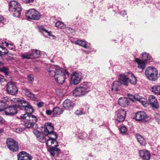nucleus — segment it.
<instances>
[{"label": "nucleus", "mask_w": 160, "mask_h": 160, "mask_svg": "<svg viewBox=\"0 0 160 160\" xmlns=\"http://www.w3.org/2000/svg\"><path fill=\"white\" fill-rule=\"evenodd\" d=\"M135 61L138 64L137 67L142 70L144 69L146 67V63L143 61L138 58H136Z\"/></svg>", "instance_id": "27"}, {"label": "nucleus", "mask_w": 160, "mask_h": 160, "mask_svg": "<svg viewBox=\"0 0 160 160\" xmlns=\"http://www.w3.org/2000/svg\"><path fill=\"white\" fill-rule=\"evenodd\" d=\"M66 73L61 68L58 71L54 77L56 82L59 84H62L65 81Z\"/></svg>", "instance_id": "5"}, {"label": "nucleus", "mask_w": 160, "mask_h": 160, "mask_svg": "<svg viewBox=\"0 0 160 160\" xmlns=\"http://www.w3.org/2000/svg\"><path fill=\"white\" fill-rule=\"evenodd\" d=\"M1 49H2L1 48H0V50L1 51Z\"/></svg>", "instance_id": "63"}, {"label": "nucleus", "mask_w": 160, "mask_h": 160, "mask_svg": "<svg viewBox=\"0 0 160 160\" xmlns=\"http://www.w3.org/2000/svg\"><path fill=\"white\" fill-rule=\"evenodd\" d=\"M129 81L132 84H134L137 82V80L136 77L132 73L128 74Z\"/></svg>", "instance_id": "28"}, {"label": "nucleus", "mask_w": 160, "mask_h": 160, "mask_svg": "<svg viewBox=\"0 0 160 160\" xmlns=\"http://www.w3.org/2000/svg\"><path fill=\"white\" fill-rule=\"evenodd\" d=\"M10 45H11L12 46V44H10Z\"/></svg>", "instance_id": "62"}, {"label": "nucleus", "mask_w": 160, "mask_h": 160, "mask_svg": "<svg viewBox=\"0 0 160 160\" xmlns=\"http://www.w3.org/2000/svg\"><path fill=\"white\" fill-rule=\"evenodd\" d=\"M137 138L140 145L145 146L146 144V142L144 138L140 135H137Z\"/></svg>", "instance_id": "29"}, {"label": "nucleus", "mask_w": 160, "mask_h": 160, "mask_svg": "<svg viewBox=\"0 0 160 160\" xmlns=\"http://www.w3.org/2000/svg\"><path fill=\"white\" fill-rule=\"evenodd\" d=\"M32 58H38L41 54V52L38 50H33L32 53Z\"/></svg>", "instance_id": "33"}, {"label": "nucleus", "mask_w": 160, "mask_h": 160, "mask_svg": "<svg viewBox=\"0 0 160 160\" xmlns=\"http://www.w3.org/2000/svg\"><path fill=\"white\" fill-rule=\"evenodd\" d=\"M14 101L15 102H18L17 106L18 108L21 109H24L29 104L28 102L24 100H20L19 98L14 99Z\"/></svg>", "instance_id": "15"}, {"label": "nucleus", "mask_w": 160, "mask_h": 160, "mask_svg": "<svg viewBox=\"0 0 160 160\" xmlns=\"http://www.w3.org/2000/svg\"><path fill=\"white\" fill-rule=\"evenodd\" d=\"M67 30H69V31H71L72 30V29L71 28H67Z\"/></svg>", "instance_id": "61"}, {"label": "nucleus", "mask_w": 160, "mask_h": 160, "mask_svg": "<svg viewBox=\"0 0 160 160\" xmlns=\"http://www.w3.org/2000/svg\"><path fill=\"white\" fill-rule=\"evenodd\" d=\"M147 115L144 112H137L135 115V119L138 121H142L146 118Z\"/></svg>", "instance_id": "19"}, {"label": "nucleus", "mask_w": 160, "mask_h": 160, "mask_svg": "<svg viewBox=\"0 0 160 160\" xmlns=\"http://www.w3.org/2000/svg\"><path fill=\"white\" fill-rule=\"evenodd\" d=\"M9 52L8 50L5 47H3L0 46V56L2 57L8 54Z\"/></svg>", "instance_id": "31"}, {"label": "nucleus", "mask_w": 160, "mask_h": 160, "mask_svg": "<svg viewBox=\"0 0 160 160\" xmlns=\"http://www.w3.org/2000/svg\"><path fill=\"white\" fill-rule=\"evenodd\" d=\"M154 118L158 122H160V116L157 113H156L154 115Z\"/></svg>", "instance_id": "45"}, {"label": "nucleus", "mask_w": 160, "mask_h": 160, "mask_svg": "<svg viewBox=\"0 0 160 160\" xmlns=\"http://www.w3.org/2000/svg\"><path fill=\"white\" fill-rule=\"evenodd\" d=\"M45 127L42 129L43 134L47 136H53L57 138L56 133L54 132V128L51 123H47L45 124Z\"/></svg>", "instance_id": "4"}, {"label": "nucleus", "mask_w": 160, "mask_h": 160, "mask_svg": "<svg viewBox=\"0 0 160 160\" xmlns=\"http://www.w3.org/2000/svg\"><path fill=\"white\" fill-rule=\"evenodd\" d=\"M5 81V79L3 78V76L2 75H0V82H3Z\"/></svg>", "instance_id": "54"}, {"label": "nucleus", "mask_w": 160, "mask_h": 160, "mask_svg": "<svg viewBox=\"0 0 160 160\" xmlns=\"http://www.w3.org/2000/svg\"><path fill=\"white\" fill-rule=\"evenodd\" d=\"M3 17L0 15V22L3 20Z\"/></svg>", "instance_id": "60"}, {"label": "nucleus", "mask_w": 160, "mask_h": 160, "mask_svg": "<svg viewBox=\"0 0 160 160\" xmlns=\"http://www.w3.org/2000/svg\"><path fill=\"white\" fill-rule=\"evenodd\" d=\"M24 110L26 112V113H28V114L32 113L33 111V109L32 106L29 104L28 105L26 108H25Z\"/></svg>", "instance_id": "36"}, {"label": "nucleus", "mask_w": 160, "mask_h": 160, "mask_svg": "<svg viewBox=\"0 0 160 160\" xmlns=\"http://www.w3.org/2000/svg\"><path fill=\"white\" fill-rule=\"evenodd\" d=\"M43 104L44 103L42 102H38L37 104V106L39 108H41L42 107L43 105Z\"/></svg>", "instance_id": "51"}, {"label": "nucleus", "mask_w": 160, "mask_h": 160, "mask_svg": "<svg viewBox=\"0 0 160 160\" xmlns=\"http://www.w3.org/2000/svg\"><path fill=\"white\" fill-rule=\"evenodd\" d=\"M117 116V120L119 122H123L126 117V112L124 109H120L116 112Z\"/></svg>", "instance_id": "11"}, {"label": "nucleus", "mask_w": 160, "mask_h": 160, "mask_svg": "<svg viewBox=\"0 0 160 160\" xmlns=\"http://www.w3.org/2000/svg\"><path fill=\"white\" fill-rule=\"evenodd\" d=\"M119 104L121 106L124 107L128 105V98H120L118 100Z\"/></svg>", "instance_id": "22"}, {"label": "nucleus", "mask_w": 160, "mask_h": 160, "mask_svg": "<svg viewBox=\"0 0 160 160\" xmlns=\"http://www.w3.org/2000/svg\"><path fill=\"white\" fill-rule=\"evenodd\" d=\"M13 54L8 53L7 55L8 57L6 58V60L8 61H9L13 59Z\"/></svg>", "instance_id": "43"}, {"label": "nucleus", "mask_w": 160, "mask_h": 160, "mask_svg": "<svg viewBox=\"0 0 160 160\" xmlns=\"http://www.w3.org/2000/svg\"><path fill=\"white\" fill-rule=\"evenodd\" d=\"M75 113L77 115H81L83 114L81 111L79 110H77L75 112Z\"/></svg>", "instance_id": "53"}, {"label": "nucleus", "mask_w": 160, "mask_h": 160, "mask_svg": "<svg viewBox=\"0 0 160 160\" xmlns=\"http://www.w3.org/2000/svg\"><path fill=\"white\" fill-rule=\"evenodd\" d=\"M21 57L23 59H30L32 58V55L31 53H26L22 54L21 55Z\"/></svg>", "instance_id": "41"}, {"label": "nucleus", "mask_w": 160, "mask_h": 160, "mask_svg": "<svg viewBox=\"0 0 160 160\" xmlns=\"http://www.w3.org/2000/svg\"><path fill=\"white\" fill-rule=\"evenodd\" d=\"M26 122L25 123L24 125L25 126L28 128H30L33 127L34 124L35 123H33V122L28 121L26 120H25Z\"/></svg>", "instance_id": "40"}, {"label": "nucleus", "mask_w": 160, "mask_h": 160, "mask_svg": "<svg viewBox=\"0 0 160 160\" xmlns=\"http://www.w3.org/2000/svg\"><path fill=\"white\" fill-rule=\"evenodd\" d=\"M61 68L60 67L56 66L49 65L47 67V71L50 77L54 78Z\"/></svg>", "instance_id": "9"}, {"label": "nucleus", "mask_w": 160, "mask_h": 160, "mask_svg": "<svg viewBox=\"0 0 160 160\" xmlns=\"http://www.w3.org/2000/svg\"><path fill=\"white\" fill-rule=\"evenodd\" d=\"M149 103L151 106L154 109H157L158 107L157 100L153 95H150L148 98Z\"/></svg>", "instance_id": "14"}, {"label": "nucleus", "mask_w": 160, "mask_h": 160, "mask_svg": "<svg viewBox=\"0 0 160 160\" xmlns=\"http://www.w3.org/2000/svg\"><path fill=\"white\" fill-rule=\"evenodd\" d=\"M129 80V77L124 74H121L119 78V81L121 83V84H123L125 86L128 85V80Z\"/></svg>", "instance_id": "20"}, {"label": "nucleus", "mask_w": 160, "mask_h": 160, "mask_svg": "<svg viewBox=\"0 0 160 160\" xmlns=\"http://www.w3.org/2000/svg\"><path fill=\"white\" fill-rule=\"evenodd\" d=\"M21 119H25L26 120L30 121L33 123H35L37 121V117L32 114V113H25L22 116L21 115L20 116Z\"/></svg>", "instance_id": "12"}, {"label": "nucleus", "mask_w": 160, "mask_h": 160, "mask_svg": "<svg viewBox=\"0 0 160 160\" xmlns=\"http://www.w3.org/2000/svg\"><path fill=\"white\" fill-rule=\"evenodd\" d=\"M18 157V160H31L30 155L24 151L20 152Z\"/></svg>", "instance_id": "16"}, {"label": "nucleus", "mask_w": 160, "mask_h": 160, "mask_svg": "<svg viewBox=\"0 0 160 160\" xmlns=\"http://www.w3.org/2000/svg\"><path fill=\"white\" fill-rule=\"evenodd\" d=\"M26 16L28 19L34 20H38L40 18L39 12L33 9L28 10L26 13Z\"/></svg>", "instance_id": "6"}, {"label": "nucleus", "mask_w": 160, "mask_h": 160, "mask_svg": "<svg viewBox=\"0 0 160 160\" xmlns=\"http://www.w3.org/2000/svg\"><path fill=\"white\" fill-rule=\"evenodd\" d=\"M9 10L13 14V16L19 17L22 10L21 7L19 3L15 1H12L9 2Z\"/></svg>", "instance_id": "2"}, {"label": "nucleus", "mask_w": 160, "mask_h": 160, "mask_svg": "<svg viewBox=\"0 0 160 160\" xmlns=\"http://www.w3.org/2000/svg\"><path fill=\"white\" fill-rule=\"evenodd\" d=\"M58 146V145H55V147H53L49 149V151L52 156L57 155L60 152V149L57 148Z\"/></svg>", "instance_id": "24"}, {"label": "nucleus", "mask_w": 160, "mask_h": 160, "mask_svg": "<svg viewBox=\"0 0 160 160\" xmlns=\"http://www.w3.org/2000/svg\"><path fill=\"white\" fill-rule=\"evenodd\" d=\"M55 25L58 28L60 29L64 28L65 27L64 24L61 22H57L56 23Z\"/></svg>", "instance_id": "42"}, {"label": "nucleus", "mask_w": 160, "mask_h": 160, "mask_svg": "<svg viewBox=\"0 0 160 160\" xmlns=\"http://www.w3.org/2000/svg\"><path fill=\"white\" fill-rule=\"evenodd\" d=\"M52 112V111L50 110H47L46 111V114L48 115H50Z\"/></svg>", "instance_id": "52"}, {"label": "nucleus", "mask_w": 160, "mask_h": 160, "mask_svg": "<svg viewBox=\"0 0 160 160\" xmlns=\"http://www.w3.org/2000/svg\"><path fill=\"white\" fill-rule=\"evenodd\" d=\"M28 79L30 83H31L34 80V77L32 75H29L28 76Z\"/></svg>", "instance_id": "46"}, {"label": "nucleus", "mask_w": 160, "mask_h": 160, "mask_svg": "<svg viewBox=\"0 0 160 160\" xmlns=\"http://www.w3.org/2000/svg\"><path fill=\"white\" fill-rule=\"evenodd\" d=\"M82 78V73L76 72L72 75L71 77V82L74 85H77L81 82Z\"/></svg>", "instance_id": "7"}, {"label": "nucleus", "mask_w": 160, "mask_h": 160, "mask_svg": "<svg viewBox=\"0 0 160 160\" xmlns=\"http://www.w3.org/2000/svg\"><path fill=\"white\" fill-rule=\"evenodd\" d=\"M91 84L87 82L81 84L79 87L77 88L73 91V94L75 97L85 95L91 90Z\"/></svg>", "instance_id": "1"}, {"label": "nucleus", "mask_w": 160, "mask_h": 160, "mask_svg": "<svg viewBox=\"0 0 160 160\" xmlns=\"http://www.w3.org/2000/svg\"><path fill=\"white\" fill-rule=\"evenodd\" d=\"M26 3H30L33 2V0H24Z\"/></svg>", "instance_id": "55"}, {"label": "nucleus", "mask_w": 160, "mask_h": 160, "mask_svg": "<svg viewBox=\"0 0 160 160\" xmlns=\"http://www.w3.org/2000/svg\"><path fill=\"white\" fill-rule=\"evenodd\" d=\"M17 105L10 106L7 108L5 110V113L6 115H12L17 113Z\"/></svg>", "instance_id": "13"}, {"label": "nucleus", "mask_w": 160, "mask_h": 160, "mask_svg": "<svg viewBox=\"0 0 160 160\" xmlns=\"http://www.w3.org/2000/svg\"><path fill=\"white\" fill-rule=\"evenodd\" d=\"M120 13L121 14H123V15H124V14L126 15V13L125 11H122L120 12Z\"/></svg>", "instance_id": "58"}, {"label": "nucleus", "mask_w": 160, "mask_h": 160, "mask_svg": "<svg viewBox=\"0 0 160 160\" xmlns=\"http://www.w3.org/2000/svg\"><path fill=\"white\" fill-rule=\"evenodd\" d=\"M140 157L143 160H149L150 155L149 152L146 150H140L139 151Z\"/></svg>", "instance_id": "17"}, {"label": "nucleus", "mask_w": 160, "mask_h": 160, "mask_svg": "<svg viewBox=\"0 0 160 160\" xmlns=\"http://www.w3.org/2000/svg\"><path fill=\"white\" fill-rule=\"evenodd\" d=\"M120 131L122 133H125L127 131V129L125 126L121 127L120 129Z\"/></svg>", "instance_id": "44"}, {"label": "nucleus", "mask_w": 160, "mask_h": 160, "mask_svg": "<svg viewBox=\"0 0 160 160\" xmlns=\"http://www.w3.org/2000/svg\"><path fill=\"white\" fill-rule=\"evenodd\" d=\"M7 90L8 93L11 95L16 94L18 90L15 85L12 82H8L7 85Z\"/></svg>", "instance_id": "10"}, {"label": "nucleus", "mask_w": 160, "mask_h": 160, "mask_svg": "<svg viewBox=\"0 0 160 160\" xmlns=\"http://www.w3.org/2000/svg\"><path fill=\"white\" fill-rule=\"evenodd\" d=\"M33 133L38 138L40 136L41 133L38 131L37 130H34Z\"/></svg>", "instance_id": "48"}, {"label": "nucleus", "mask_w": 160, "mask_h": 160, "mask_svg": "<svg viewBox=\"0 0 160 160\" xmlns=\"http://www.w3.org/2000/svg\"><path fill=\"white\" fill-rule=\"evenodd\" d=\"M4 43H5L6 44V46L7 47H8V46L9 45V43L8 42H6V41H5L4 42Z\"/></svg>", "instance_id": "59"}, {"label": "nucleus", "mask_w": 160, "mask_h": 160, "mask_svg": "<svg viewBox=\"0 0 160 160\" xmlns=\"http://www.w3.org/2000/svg\"><path fill=\"white\" fill-rule=\"evenodd\" d=\"M49 139H48L46 142V144L48 146H51L54 143H56V145H58V142L56 141L55 136H48Z\"/></svg>", "instance_id": "23"}, {"label": "nucleus", "mask_w": 160, "mask_h": 160, "mask_svg": "<svg viewBox=\"0 0 160 160\" xmlns=\"http://www.w3.org/2000/svg\"><path fill=\"white\" fill-rule=\"evenodd\" d=\"M40 31L42 32L43 35L45 33H47L49 36H52L51 32H48L47 30L44 29L42 26H41L39 28Z\"/></svg>", "instance_id": "38"}, {"label": "nucleus", "mask_w": 160, "mask_h": 160, "mask_svg": "<svg viewBox=\"0 0 160 160\" xmlns=\"http://www.w3.org/2000/svg\"><path fill=\"white\" fill-rule=\"evenodd\" d=\"M130 98L133 101L137 100L139 101L143 105L146 104L147 102V100L145 98L138 95H132L131 96Z\"/></svg>", "instance_id": "18"}, {"label": "nucleus", "mask_w": 160, "mask_h": 160, "mask_svg": "<svg viewBox=\"0 0 160 160\" xmlns=\"http://www.w3.org/2000/svg\"><path fill=\"white\" fill-rule=\"evenodd\" d=\"M52 112L54 115H59L62 113V111L61 108L58 107H56L54 108Z\"/></svg>", "instance_id": "34"}, {"label": "nucleus", "mask_w": 160, "mask_h": 160, "mask_svg": "<svg viewBox=\"0 0 160 160\" xmlns=\"http://www.w3.org/2000/svg\"><path fill=\"white\" fill-rule=\"evenodd\" d=\"M7 143L9 149L12 152H16L18 149V142L12 138L7 139Z\"/></svg>", "instance_id": "8"}, {"label": "nucleus", "mask_w": 160, "mask_h": 160, "mask_svg": "<svg viewBox=\"0 0 160 160\" xmlns=\"http://www.w3.org/2000/svg\"><path fill=\"white\" fill-rule=\"evenodd\" d=\"M75 43L76 44L81 46L85 48H89V47L87 46V42L82 40H78L76 41L75 42Z\"/></svg>", "instance_id": "30"}, {"label": "nucleus", "mask_w": 160, "mask_h": 160, "mask_svg": "<svg viewBox=\"0 0 160 160\" xmlns=\"http://www.w3.org/2000/svg\"><path fill=\"white\" fill-rule=\"evenodd\" d=\"M4 122V120L0 116V122L3 123Z\"/></svg>", "instance_id": "57"}, {"label": "nucleus", "mask_w": 160, "mask_h": 160, "mask_svg": "<svg viewBox=\"0 0 160 160\" xmlns=\"http://www.w3.org/2000/svg\"><path fill=\"white\" fill-rule=\"evenodd\" d=\"M152 92L155 94L160 95V86H155L152 88Z\"/></svg>", "instance_id": "32"}, {"label": "nucleus", "mask_w": 160, "mask_h": 160, "mask_svg": "<svg viewBox=\"0 0 160 160\" xmlns=\"http://www.w3.org/2000/svg\"><path fill=\"white\" fill-rule=\"evenodd\" d=\"M7 103L5 101H0V112L6 109Z\"/></svg>", "instance_id": "35"}, {"label": "nucleus", "mask_w": 160, "mask_h": 160, "mask_svg": "<svg viewBox=\"0 0 160 160\" xmlns=\"http://www.w3.org/2000/svg\"><path fill=\"white\" fill-rule=\"evenodd\" d=\"M121 84V83L118 81L113 82L112 84V91L114 90L117 92L120 89V86Z\"/></svg>", "instance_id": "26"}, {"label": "nucleus", "mask_w": 160, "mask_h": 160, "mask_svg": "<svg viewBox=\"0 0 160 160\" xmlns=\"http://www.w3.org/2000/svg\"><path fill=\"white\" fill-rule=\"evenodd\" d=\"M33 69H34V71L35 72H38L39 71V68L37 67L35 68H34Z\"/></svg>", "instance_id": "56"}, {"label": "nucleus", "mask_w": 160, "mask_h": 160, "mask_svg": "<svg viewBox=\"0 0 160 160\" xmlns=\"http://www.w3.org/2000/svg\"><path fill=\"white\" fill-rule=\"evenodd\" d=\"M22 92L31 99L33 100H35L36 99V98L34 94L30 92L28 89L27 88L23 89H22Z\"/></svg>", "instance_id": "21"}, {"label": "nucleus", "mask_w": 160, "mask_h": 160, "mask_svg": "<svg viewBox=\"0 0 160 160\" xmlns=\"http://www.w3.org/2000/svg\"><path fill=\"white\" fill-rule=\"evenodd\" d=\"M24 129L23 128H18L16 129V131L17 133H20L21 132L23 131Z\"/></svg>", "instance_id": "49"}, {"label": "nucleus", "mask_w": 160, "mask_h": 160, "mask_svg": "<svg viewBox=\"0 0 160 160\" xmlns=\"http://www.w3.org/2000/svg\"><path fill=\"white\" fill-rule=\"evenodd\" d=\"M38 140L41 142L43 143L46 142V140L45 137L43 136H41L38 138Z\"/></svg>", "instance_id": "47"}, {"label": "nucleus", "mask_w": 160, "mask_h": 160, "mask_svg": "<svg viewBox=\"0 0 160 160\" xmlns=\"http://www.w3.org/2000/svg\"><path fill=\"white\" fill-rule=\"evenodd\" d=\"M63 107L66 109L69 110L73 107L72 103L70 100L66 99L63 103Z\"/></svg>", "instance_id": "25"}, {"label": "nucleus", "mask_w": 160, "mask_h": 160, "mask_svg": "<svg viewBox=\"0 0 160 160\" xmlns=\"http://www.w3.org/2000/svg\"><path fill=\"white\" fill-rule=\"evenodd\" d=\"M4 65V60L2 57L0 56V66Z\"/></svg>", "instance_id": "50"}, {"label": "nucleus", "mask_w": 160, "mask_h": 160, "mask_svg": "<svg viewBox=\"0 0 160 160\" xmlns=\"http://www.w3.org/2000/svg\"><path fill=\"white\" fill-rule=\"evenodd\" d=\"M145 74L147 78L151 81H155L158 79V71L154 67H148L145 71Z\"/></svg>", "instance_id": "3"}, {"label": "nucleus", "mask_w": 160, "mask_h": 160, "mask_svg": "<svg viewBox=\"0 0 160 160\" xmlns=\"http://www.w3.org/2000/svg\"><path fill=\"white\" fill-rule=\"evenodd\" d=\"M0 70L3 72L6 75H8V68L7 67H4V65H1V66H0Z\"/></svg>", "instance_id": "39"}, {"label": "nucleus", "mask_w": 160, "mask_h": 160, "mask_svg": "<svg viewBox=\"0 0 160 160\" xmlns=\"http://www.w3.org/2000/svg\"><path fill=\"white\" fill-rule=\"evenodd\" d=\"M142 58L143 61H146L150 60L151 56L148 53L144 52L142 54Z\"/></svg>", "instance_id": "37"}]
</instances>
